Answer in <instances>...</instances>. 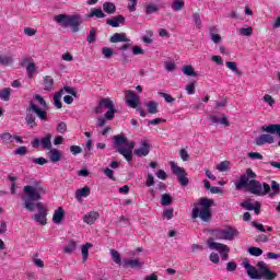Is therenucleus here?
Instances as JSON below:
<instances>
[{"mask_svg": "<svg viewBox=\"0 0 280 280\" xmlns=\"http://www.w3.org/2000/svg\"><path fill=\"white\" fill-rule=\"evenodd\" d=\"M88 16L89 19H93V16H96V19H106V13L102 9H92Z\"/></svg>", "mask_w": 280, "mask_h": 280, "instance_id": "c756f323", "label": "nucleus"}, {"mask_svg": "<svg viewBox=\"0 0 280 280\" xmlns=\"http://www.w3.org/2000/svg\"><path fill=\"white\" fill-rule=\"evenodd\" d=\"M57 132L65 135V132H67V122H65V121L59 122L57 125Z\"/></svg>", "mask_w": 280, "mask_h": 280, "instance_id": "6e6d98bb", "label": "nucleus"}, {"mask_svg": "<svg viewBox=\"0 0 280 280\" xmlns=\"http://www.w3.org/2000/svg\"><path fill=\"white\" fill-rule=\"evenodd\" d=\"M89 248H93V244L86 243L85 245H82V247H81V254L83 257V261H86L89 259Z\"/></svg>", "mask_w": 280, "mask_h": 280, "instance_id": "72a5a7b5", "label": "nucleus"}, {"mask_svg": "<svg viewBox=\"0 0 280 280\" xmlns=\"http://www.w3.org/2000/svg\"><path fill=\"white\" fill-rule=\"evenodd\" d=\"M91 196V188L85 186L83 188H79L75 191V198L77 200H81L82 198H89Z\"/></svg>", "mask_w": 280, "mask_h": 280, "instance_id": "4be33fe9", "label": "nucleus"}, {"mask_svg": "<svg viewBox=\"0 0 280 280\" xmlns=\"http://www.w3.org/2000/svg\"><path fill=\"white\" fill-rule=\"evenodd\" d=\"M55 23H58L61 27H70L71 32L78 34L80 32V24L84 21L80 14H58L54 18Z\"/></svg>", "mask_w": 280, "mask_h": 280, "instance_id": "39448f33", "label": "nucleus"}, {"mask_svg": "<svg viewBox=\"0 0 280 280\" xmlns=\"http://www.w3.org/2000/svg\"><path fill=\"white\" fill-rule=\"evenodd\" d=\"M129 4H128V10L129 12H135L137 10V0H128Z\"/></svg>", "mask_w": 280, "mask_h": 280, "instance_id": "774afa93", "label": "nucleus"}, {"mask_svg": "<svg viewBox=\"0 0 280 280\" xmlns=\"http://www.w3.org/2000/svg\"><path fill=\"white\" fill-rule=\"evenodd\" d=\"M133 56H143V54H145V50H143V48L139 47V46H133L131 49Z\"/></svg>", "mask_w": 280, "mask_h": 280, "instance_id": "864d4df0", "label": "nucleus"}, {"mask_svg": "<svg viewBox=\"0 0 280 280\" xmlns=\"http://www.w3.org/2000/svg\"><path fill=\"white\" fill-rule=\"evenodd\" d=\"M192 21H194L197 30H200V27H202V21L200 20V13H192Z\"/></svg>", "mask_w": 280, "mask_h": 280, "instance_id": "37998d69", "label": "nucleus"}, {"mask_svg": "<svg viewBox=\"0 0 280 280\" xmlns=\"http://www.w3.org/2000/svg\"><path fill=\"white\" fill-rule=\"evenodd\" d=\"M188 95H194L196 93V82H191L186 86Z\"/></svg>", "mask_w": 280, "mask_h": 280, "instance_id": "5fc2aeb1", "label": "nucleus"}, {"mask_svg": "<svg viewBox=\"0 0 280 280\" xmlns=\"http://www.w3.org/2000/svg\"><path fill=\"white\" fill-rule=\"evenodd\" d=\"M228 272H235L237 270V264L235 261H230L226 264Z\"/></svg>", "mask_w": 280, "mask_h": 280, "instance_id": "052dcab7", "label": "nucleus"}, {"mask_svg": "<svg viewBox=\"0 0 280 280\" xmlns=\"http://www.w3.org/2000/svg\"><path fill=\"white\" fill-rule=\"evenodd\" d=\"M152 36H154V33L152 31H147V36L142 37V42L147 45H152Z\"/></svg>", "mask_w": 280, "mask_h": 280, "instance_id": "c03bdc74", "label": "nucleus"}, {"mask_svg": "<svg viewBox=\"0 0 280 280\" xmlns=\"http://www.w3.org/2000/svg\"><path fill=\"white\" fill-rule=\"evenodd\" d=\"M113 101L108 98L101 100L98 106L95 107L94 113H96V115H102V113H104V108H106V104H110Z\"/></svg>", "mask_w": 280, "mask_h": 280, "instance_id": "cd10ccee", "label": "nucleus"}, {"mask_svg": "<svg viewBox=\"0 0 280 280\" xmlns=\"http://www.w3.org/2000/svg\"><path fill=\"white\" fill-rule=\"evenodd\" d=\"M208 247L211 250H218V253H220V254L231 253V248L229 246H226L225 244H222V243L213 242V238L208 240Z\"/></svg>", "mask_w": 280, "mask_h": 280, "instance_id": "f8f14e48", "label": "nucleus"}, {"mask_svg": "<svg viewBox=\"0 0 280 280\" xmlns=\"http://www.w3.org/2000/svg\"><path fill=\"white\" fill-rule=\"evenodd\" d=\"M39 145H42V148L44 150H51L52 149V145H51V135L47 133L44 138H42V140L38 139V138H35L32 141V147L33 148H39Z\"/></svg>", "mask_w": 280, "mask_h": 280, "instance_id": "1a4fd4ad", "label": "nucleus"}, {"mask_svg": "<svg viewBox=\"0 0 280 280\" xmlns=\"http://www.w3.org/2000/svg\"><path fill=\"white\" fill-rule=\"evenodd\" d=\"M271 196H278V194L280 192V185L279 183L272 180L271 182V187H270Z\"/></svg>", "mask_w": 280, "mask_h": 280, "instance_id": "79ce46f5", "label": "nucleus"}, {"mask_svg": "<svg viewBox=\"0 0 280 280\" xmlns=\"http://www.w3.org/2000/svg\"><path fill=\"white\" fill-rule=\"evenodd\" d=\"M237 235H240V231L232 226H228L224 230L214 231V237H217V240H228L229 242H233V238L237 237Z\"/></svg>", "mask_w": 280, "mask_h": 280, "instance_id": "6e6552de", "label": "nucleus"}, {"mask_svg": "<svg viewBox=\"0 0 280 280\" xmlns=\"http://www.w3.org/2000/svg\"><path fill=\"white\" fill-rule=\"evenodd\" d=\"M262 102L268 104V106H275V98L270 94H265L262 97Z\"/></svg>", "mask_w": 280, "mask_h": 280, "instance_id": "49530a36", "label": "nucleus"}, {"mask_svg": "<svg viewBox=\"0 0 280 280\" xmlns=\"http://www.w3.org/2000/svg\"><path fill=\"white\" fill-rule=\"evenodd\" d=\"M163 217L166 218V220H172V218H174V209L173 208L165 209L163 212Z\"/></svg>", "mask_w": 280, "mask_h": 280, "instance_id": "603ef678", "label": "nucleus"}, {"mask_svg": "<svg viewBox=\"0 0 280 280\" xmlns=\"http://www.w3.org/2000/svg\"><path fill=\"white\" fill-rule=\"evenodd\" d=\"M45 91H51L54 89V78L46 75L44 77Z\"/></svg>", "mask_w": 280, "mask_h": 280, "instance_id": "f704fd0d", "label": "nucleus"}, {"mask_svg": "<svg viewBox=\"0 0 280 280\" xmlns=\"http://www.w3.org/2000/svg\"><path fill=\"white\" fill-rule=\"evenodd\" d=\"M161 205L162 207H170V205H172V195L163 194Z\"/></svg>", "mask_w": 280, "mask_h": 280, "instance_id": "4c0bfd02", "label": "nucleus"}, {"mask_svg": "<svg viewBox=\"0 0 280 280\" xmlns=\"http://www.w3.org/2000/svg\"><path fill=\"white\" fill-rule=\"evenodd\" d=\"M117 152L120 153L126 159V161H128V163L132 161V151H130V149L126 147H119Z\"/></svg>", "mask_w": 280, "mask_h": 280, "instance_id": "a878e982", "label": "nucleus"}, {"mask_svg": "<svg viewBox=\"0 0 280 280\" xmlns=\"http://www.w3.org/2000/svg\"><path fill=\"white\" fill-rule=\"evenodd\" d=\"M97 218H100V213L95 212V211H91L83 217V222H85V224H90V225L95 224V220H97Z\"/></svg>", "mask_w": 280, "mask_h": 280, "instance_id": "5701e85b", "label": "nucleus"}, {"mask_svg": "<svg viewBox=\"0 0 280 280\" xmlns=\"http://www.w3.org/2000/svg\"><path fill=\"white\" fill-rule=\"evenodd\" d=\"M106 23L112 27H119V25L126 23V18H124V15H116L114 19H108Z\"/></svg>", "mask_w": 280, "mask_h": 280, "instance_id": "dca6fc26", "label": "nucleus"}, {"mask_svg": "<svg viewBox=\"0 0 280 280\" xmlns=\"http://www.w3.org/2000/svg\"><path fill=\"white\" fill-rule=\"evenodd\" d=\"M268 235H266V234H260V235H258V236H256V238H255V242H257L258 244L259 243H264V244H266V242H268Z\"/></svg>", "mask_w": 280, "mask_h": 280, "instance_id": "0e129e2a", "label": "nucleus"}, {"mask_svg": "<svg viewBox=\"0 0 280 280\" xmlns=\"http://www.w3.org/2000/svg\"><path fill=\"white\" fill-rule=\"evenodd\" d=\"M256 178L257 174L253 172V168H247L245 174L241 175L240 179L234 183L235 190L248 189L249 194H254V196H268L270 194V185L267 183L261 184Z\"/></svg>", "mask_w": 280, "mask_h": 280, "instance_id": "f03ea898", "label": "nucleus"}, {"mask_svg": "<svg viewBox=\"0 0 280 280\" xmlns=\"http://www.w3.org/2000/svg\"><path fill=\"white\" fill-rule=\"evenodd\" d=\"M62 218H65V210L59 207L57 210H55L52 215L54 224H60V222H62Z\"/></svg>", "mask_w": 280, "mask_h": 280, "instance_id": "b1692460", "label": "nucleus"}, {"mask_svg": "<svg viewBox=\"0 0 280 280\" xmlns=\"http://www.w3.org/2000/svg\"><path fill=\"white\" fill-rule=\"evenodd\" d=\"M172 8H173L174 12H180V10H183V8H185V1L175 0L172 4Z\"/></svg>", "mask_w": 280, "mask_h": 280, "instance_id": "58836bf2", "label": "nucleus"}, {"mask_svg": "<svg viewBox=\"0 0 280 280\" xmlns=\"http://www.w3.org/2000/svg\"><path fill=\"white\" fill-rule=\"evenodd\" d=\"M107 112L105 113V119L108 121L115 119V113H117V109H115V104H113V101L110 103H106Z\"/></svg>", "mask_w": 280, "mask_h": 280, "instance_id": "f3484780", "label": "nucleus"}, {"mask_svg": "<svg viewBox=\"0 0 280 280\" xmlns=\"http://www.w3.org/2000/svg\"><path fill=\"white\" fill-rule=\"evenodd\" d=\"M125 100L130 108H137L141 104V97L130 90L125 92Z\"/></svg>", "mask_w": 280, "mask_h": 280, "instance_id": "9d476101", "label": "nucleus"}, {"mask_svg": "<svg viewBox=\"0 0 280 280\" xmlns=\"http://www.w3.org/2000/svg\"><path fill=\"white\" fill-rule=\"evenodd\" d=\"M14 154H18L19 156H25L27 154V147H20L14 151Z\"/></svg>", "mask_w": 280, "mask_h": 280, "instance_id": "680f3d73", "label": "nucleus"}, {"mask_svg": "<svg viewBox=\"0 0 280 280\" xmlns=\"http://www.w3.org/2000/svg\"><path fill=\"white\" fill-rule=\"evenodd\" d=\"M154 12H159V7H156L154 4H148L145 13L147 14H154Z\"/></svg>", "mask_w": 280, "mask_h": 280, "instance_id": "bf43d9fd", "label": "nucleus"}, {"mask_svg": "<svg viewBox=\"0 0 280 280\" xmlns=\"http://www.w3.org/2000/svg\"><path fill=\"white\" fill-rule=\"evenodd\" d=\"M112 259L118 266H121V254L115 249H110Z\"/></svg>", "mask_w": 280, "mask_h": 280, "instance_id": "c9c22d12", "label": "nucleus"}, {"mask_svg": "<svg viewBox=\"0 0 280 280\" xmlns=\"http://www.w3.org/2000/svg\"><path fill=\"white\" fill-rule=\"evenodd\" d=\"M113 139L115 141V145H116L117 150H119V148H121V145H126V143H128V138H126L125 135L114 136Z\"/></svg>", "mask_w": 280, "mask_h": 280, "instance_id": "393cba45", "label": "nucleus"}, {"mask_svg": "<svg viewBox=\"0 0 280 280\" xmlns=\"http://www.w3.org/2000/svg\"><path fill=\"white\" fill-rule=\"evenodd\" d=\"M145 106L148 108L149 115H156V113H159V103L155 101H149Z\"/></svg>", "mask_w": 280, "mask_h": 280, "instance_id": "bb28decb", "label": "nucleus"}, {"mask_svg": "<svg viewBox=\"0 0 280 280\" xmlns=\"http://www.w3.org/2000/svg\"><path fill=\"white\" fill-rule=\"evenodd\" d=\"M102 54L105 58H113V49H110L109 47H103Z\"/></svg>", "mask_w": 280, "mask_h": 280, "instance_id": "13d9d810", "label": "nucleus"}, {"mask_svg": "<svg viewBox=\"0 0 280 280\" xmlns=\"http://www.w3.org/2000/svg\"><path fill=\"white\" fill-rule=\"evenodd\" d=\"M103 172L107 178H109L110 180H116L115 172L113 170H110L109 167H106Z\"/></svg>", "mask_w": 280, "mask_h": 280, "instance_id": "8fccbe9b", "label": "nucleus"}, {"mask_svg": "<svg viewBox=\"0 0 280 280\" xmlns=\"http://www.w3.org/2000/svg\"><path fill=\"white\" fill-rule=\"evenodd\" d=\"M211 207H213V200L207 197H201L197 206L192 209V220L200 218L202 222H211Z\"/></svg>", "mask_w": 280, "mask_h": 280, "instance_id": "20e7f679", "label": "nucleus"}, {"mask_svg": "<svg viewBox=\"0 0 280 280\" xmlns=\"http://www.w3.org/2000/svg\"><path fill=\"white\" fill-rule=\"evenodd\" d=\"M103 10L106 14H115V12H117V7L113 2H105L103 4Z\"/></svg>", "mask_w": 280, "mask_h": 280, "instance_id": "c85d7f7f", "label": "nucleus"}, {"mask_svg": "<svg viewBox=\"0 0 280 280\" xmlns=\"http://www.w3.org/2000/svg\"><path fill=\"white\" fill-rule=\"evenodd\" d=\"M12 93V90L10 88H5L2 91H0V100L2 102H10V95Z\"/></svg>", "mask_w": 280, "mask_h": 280, "instance_id": "2f4dec72", "label": "nucleus"}, {"mask_svg": "<svg viewBox=\"0 0 280 280\" xmlns=\"http://www.w3.org/2000/svg\"><path fill=\"white\" fill-rule=\"evenodd\" d=\"M23 191L26 196L24 198V209L31 212H34V209H37L38 211V213L31 217V220L45 226L47 224V208L45 207V203L38 200H43V196L47 194V188L43 187L40 182H35L32 186H24Z\"/></svg>", "mask_w": 280, "mask_h": 280, "instance_id": "f257e3e1", "label": "nucleus"}, {"mask_svg": "<svg viewBox=\"0 0 280 280\" xmlns=\"http://www.w3.org/2000/svg\"><path fill=\"white\" fill-rule=\"evenodd\" d=\"M33 100H35V102H37L42 108L38 107L34 101L30 102L28 107L26 108L25 120L26 125L31 128L36 127V117H38V119L42 121H47V110L43 109L47 108V102L39 94H35Z\"/></svg>", "mask_w": 280, "mask_h": 280, "instance_id": "7ed1b4c3", "label": "nucleus"}, {"mask_svg": "<svg viewBox=\"0 0 280 280\" xmlns=\"http://www.w3.org/2000/svg\"><path fill=\"white\" fill-rule=\"evenodd\" d=\"M75 250H78V243L73 240H70L63 248V253L65 255H73Z\"/></svg>", "mask_w": 280, "mask_h": 280, "instance_id": "412c9836", "label": "nucleus"}, {"mask_svg": "<svg viewBox=\"0 0 280 280\" xmlns=\"http://www.w3.org/2000/svg\"><path fill=\"white\" fill-rule=\"evenodd\" d=\"M145 266V262L141 261L139 258L136 259H128L122 262V268H133L136 270H139V268H143Z\"/></svg>", "mask_w": 280, "mask_h": 280, "instance_id": "ddd939ff", "label": "nucleus"}, {"mask_svg": "<svg viewBox=\"0 0 280 280\" xmlns=\"http://www.w3.org/2000/svg\"><path fill=\"white\" fill-rule=\"evenodd\" d=\"M109 40L110 43H130L125 33H115Z\"/></svg>", "mask_w": 280, "mask_h": 280, "instance_id": "6ab92c4d", "label": "nucleus"}, {"mask_svg": "<svg viewBox=\"0 0 280 280\" xmlns=\"http://www.w3.org/2000/svg\"><path fill=\"white\" fill-rule=\"evenodd\" d=\"M229 165H231L230 161H223L217 166V170L219 172H226L229 170Z\"/></svg>", "mask_w": 280, "mask_h": 280, "instance_id": "a18cd8bd", "label": "nucleus"}, {"mask_svg": "<svg viewBox=\"0 0 280 280\" xmlns=\"http://www.w3.org/2000/svg\"><path fill=\"white\" fill-rule=\"evenodd\" d=\"M60 100H62V91H59L54 95L55 106L58 108H62V102H60Z\"/></svg>", "mask_w": 280, "mask_h": 280, "instance_id": "a19ab883", "label": "nucleus"}, {"mask_svg": "<svg viewBox=\"0 0 280 280\" xmlns=\"http://www.w3.org/2000/svg\"><path fill=\"white\" fill-rule=\"evenodd\" d=\"M182 71L185 75H188L189 78H196L198 75V73L194 70V67L191 66H184Z\"/></svg>", "mask_w": 280, "mask_h": 280, "instance_id": "7c9ffc66", "label": "nucleus"}, {"mask_svg": "<svg viewBox=\"0 0 280 280\" xmlns=\"http://www.w3.org/2000/svg\"><path fill=\"white\" fill-rule=\"evenodd\" d=\"M70 152H72V154L75 156V155L82 153V148L79 147V145H71L70 147Z\"/></svg>", "mask_w": 280, "mask_h": 280, "instance_id": "338daca9", "label": "nucleus"}, {"mask_svg": "<svg viewBox=\"0 0 280 280\" xmlns=\"http://www.w3.org/2000/svg\"><path fill=\"white\" fill-rule=\"evenodd\" d=\"M34 71H36V65L34 62H31L26 66V72L28 75H34Z\"/></svg>", "mask_w": 280, "mask_h": 280, "instance_id": "4d7b16f0", "label": "nucleus"}, {"mask_svg": "<svg viewBox=\"0 0 280 280\" xmlns=\"http://www.w3.org/2000/svg\"><path fill=\"white\" fill-rule=\"evenodd\" d=\"M248 253L249 255H252V257H260V255H264V250L259 247H249L248 248Z\"/></svg>", "mask_w": 280, "mask_h": 280, "instance_id": "e433bc0d", "label": "nucleus"}, {"mask_svg": "<svg viewBox=\"0 0 280 280\" xmlns=\"http://www.w3.org/2000/svg\"><path fill=\"white\" fill-rule=\"evenodd\" d=\"M211 124H221L222 126H231V122H229V119H226V115H222L221 118H219L215 115L209 116Z\"/></svg>", "mask_w": 280, "mask_h": 280, "instance_id": "a211bd4d", "label": "nucleus"}, {"mask_svg": "<svg viewBox=\"0 0 280 280\" xmlns=\"http://www.w3.org/2000/svg\"><path fill=\"white\" fill-rule=\"evenodd\" d=\"M133 154H136V156H148V154H150V143L148 140H142L140 148L136 149Z\"/></svg>", "mask_w": 280, "mask_h": 280, "instance_id": "4468645a", "label": "nucleus"}, {"mask_svg": "<svg viewBox=\"0 0 280 280\" xmlns=\"http://www.w3.org/2000/svg\"><path fill=\"white\" fill-rule=\"evenodd\" d=\"M171 171L175 176H177L178 183L182 185V187H187L189 185V178L187 177V172L185 168L178 166L174 162H170Z\"/></svg>", "mask_w": 280, "mask_h": 280, "instance_id": "0eeeda50", "label": "nucleus"}, {"mask_svg": "<svg viewBox=\"0 0 280 280\" xmlns=\"http://www.w3.org/2000/svg\"><path fill=\"white\" fill-rule=\"evenodd\" d=\"M33 163L35 165H46V163H48V161L45 158H34Z\"/></svg>", "mask_w": 280, "mask_h": 280, "instance_id": "e2e57ef3", "label": "nucleus"}, {"mask_svg": "<svg viewBox=\"0 0 280 280\" xmlns=\"http://www.w3.org/2000/svg\"><path fill=\"white\" fill-rule=\"evenodd\" d=\"M96 38H97V28L92 27L90 30V34L88 35V43L90 44L95 43Z\"/></svg>", "mask_w": 280, "mask_h": 280, "instance_id": "ea45409f", "label": "nucleus"}, {"mask_svg": "<svg viewBox=\"0 0 280 280\" xmlns=\"http://www.w3.org/2000/svg\"><path fill=\"white\" fill-rule=\"evenodd\" d=\"M241 207L243 209H246L247 211H254L256 215H259L261 213V202L255 201L253 203V199H247L241 203Z\"/></svg>", "mask_w": 280, "mask_h": 280, "instance_id": "9b49d317", "label": "nucleus"}, {"mask_svg": "<svg viewBox=\"0 0 280 280\" xmlns=\"http://www.w3.org/2000/svg\"><path fill=\"white\" fill-rule=\"evenodd\" d=\"M0 63L5 66L12 65V57H8V56L0 57Z\"/></svg>", "mask_w": 280, "mask_h": 280, "instance_id": "69168bd1", "label": "nucleus"}, {"mask_svg": "<svg viewBox=\"0 0 280 280\" xmlns=\"http://www.w3.org/2000/svg\"><path fill=\"white\" fill-rule=\"evenodd\" d=\"M248 159L258 160L261 161L264 159V155L259 152H249L247 153Z\"/></svg>", "mask_w": 280, "mask_h": 280, "instance_id": "3c124183", "label": "nucleus"}, {"mask_svg": "<svg viewBox=\"0 0 280 280\" xmlns=\"http://www.w3.org/2000/svg\"><path fill=\"white\" fill-rule=\"evenodd\" d=\"M48 156L51 163H58V161H61L62 159V152L52 148L49 150Z\"/></svg>", "mask_w": 280, "mask_h": 280, "instance_id": "aec40b11", "label": "nucleus"}, {"mask_svg": "<svg viewBox=\"0 0 280 280\" xmlns=\"http://www.w3.org/2000/svg\"><path fill=\"white\" fill-rule=\"evenodd\" d=\"M257 268L258 269H256L254 266L249 270H247V276L249 277V279H253V280L277 279V272L270 271V269L268 268V264H266L265 261H258Z\"/></svg>", "mask_w": 280, "mask_h": 280, "instance_id": "423d86ee", "label": "nucleus"}, {"mask_svg": "<svg viewBox=\"0 0 280 280\" xmlns=\"http://www.w3.org/2000/svg\"><path fill=\"white\" fill-rule=\"evenodd\" d=\"M161 97H164L165 102H167V104H172L174 102H176V98L172 97V95L165 93V92H160Z\"/></svg>", "mask_w": 280, "mask_h": 280, "instance_id": "09e8293b", "label": "nucleus"}, {"mask_svg": "<svg viewBox=\"0 0 280 280\" xmlns=\"http://www.w3.org/2000/svg\"><path fill=\"white\" fill-rule=\"evenodd\" d=\"M241 36H253V27L240 28Z\"/></svg>", "mask_w": 280, "mask_h": 280, "instance_id": "de8ad7c7", "label": "nucleus"}, {"mask_svg": "<svg viewBox=\"0 0 280 280\" xmlns=\"http://www.w3.org/2000/svg\"><path fill=\"white\" fill-rule=\"evenodd\" d=\"M209 36L210 40H212L214 45H220V43H222V36L220 35V30L218 26H210Z\"/></svg>", "mask_w": 280, "mask_h": 280, "instance_id": "2eb2a0df", "label": "nucleus"}, {"mask_svg": "<svg viewBox=\"0 0 280 280\" xmlns=\"http://www.w3.org/2000/svg\"><path fill=\"white\" fill-rule=\"evenodd\" d=\"M225 65L230 71H233L236 75H242V71L237 69V63L235 61H226Z\"/></svg>", "mask_w": 280, "mask_h": 280, "instance_id": "473e14b6", "label": "nucleus"}]
</instances>
